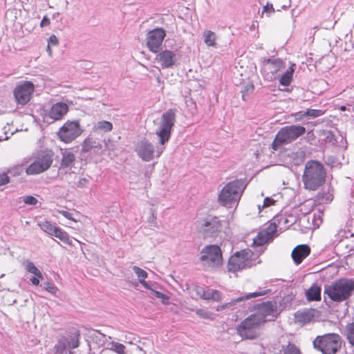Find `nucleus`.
<instances>
[{
    "label": "nucleus",
    "mask_w": 354,
    "mask_h": 354,
    "mask_svg": "<svg viewBox=\"0 0 354 354\" xmlns=\"http://www.w3.org/2000/svg\"><path fill=\"white\" fill-rule=\"evenodd\" d=\"M354 293V280L341 278L330 284L325 285L324 290V300L326 297L332 301L341 303L348 300Z\"/></svg>",
    "instance_id": "nucleus-1"
},
{
    "label": "nucleus",
    "mask_w": 354,
    "mask_h": 354,
    "mask_svg": "<svg viewBox=\"0 0 354 354\" xmlns=\"http://www.w3.org/2000/svg\"><path fill=\"white\" fill-rule=\"evenodd\" d=\"M326 171L324 165L317 160H309L305 165L302 176L304 187L310 191L317 190L326 182Z\"/></svg>",
    "instance_id": "nucleus-2"
},
{
    "label": "nucleus",
    "mask_w": 354,
    "mask_h": 354,
    "mask_svg": "<svg viewBox=\"0 0 354 354\" xmlns=\"http://www.w3.org/2000/svg\"><path fill=\"white\" fill-rule=\"evenodd\" d=\"M248 185L246 179H236L228 183L218 195L219 203L225 206L239 202L244 189Z\"/></svg>",
    "instance_id": "nucleus-3"
},
{
    "label": "nucleus",
    "mask_w": 354,
    "mask_h": 354,
    "mask_svg": "<svg viewBox=\"0 0 354 354\" xmlns=\"http://www.w3.org/2000/svg\"><path fill=\"white\" fill-rule=\"evenodd\" d=\"M306 131L304 127L289 125L282 127L276 134L272 147L277 150L281 146L288 145L303 136Z\"/></svg>",
    "instance_id": "nucleus-4"
},
{
    "label": "nucleus",
    "mask_w": 354,
    "mask_h": 354,
    "mask_svg": "<svg viewBox=\"0 0 354 354\" xmlns=\"http://www.w3.org/2000/svg\"><path fill=\"white\" fill-rule=\"evenodd\" d=\"M341 346V337L335 333L317 336L313 341L314 348L322 354H336Z\"/></svg>",
    "instance_id": "nucleus-5"
},
{
    "label": "nucleus",
    "mask_w": 354,
    "mask_h": 354,
    "mask_svg": "<svg viewBox=\"0 0 354 354\" xmlns=\"http://www.w3.org/2000/svg\"><path fill=\"white\" fill-rule=\"evenodd\" d=\"M176 120V110L174 109H169L161 115L160 124L156 132L161 145H164L170 139Z\"/></svg>",
    "instance_id": "nucleus-6"
},
{
    "label": "nucleus",
    "mask_w": 354,
    "mask_h": 354,
    "mask_svg": "<svg viewBox=\"0 0 354 354\" xmlns=\"http://www.w3.org/2000/svg\"><path fill=\"white\" fill-rule=\"evenodd\" d=\"M203 265L207 268H218L223 264L221 248L217 245L205 246L201 251L199 258Z\"/></svg>",
    "instance_id": "nucleus-7"
},
{
    "label": "nucleus",
    "mask_w": 354,
    "mask_h": 354,
    "mask_svg": "<svg viewBox=\"0 0 354 354\" xmlns=\"http://www.w3.org/2000/svg\"><path fill=\"white\" fill-rule=\"evenodd\" d=\"M261 320L253 314L250 315L238 325L237 333L244 339H256L259 336L258 330L263 325Z\"/></svg>",
    "instance_id": "nucleus-8"
},
{
    "label": "nucleus",
    "mask_w": 354,
    "mask_h": 354,
    "mask_svg": "<svg viewBox=\"0 0 354 354\" xmlns=\"http://www.w3.org/2000/svg\"><path fill=\"white\" fill-rule=\"evenodd\" d=\"M197 223L205 239L216 238L222 229L221 221L216 216H208Z\"/></svg>",
    "instance_id": "nucleus-9"
},
{
    "label": "nucleus",
    "mask_w": 354,
    "mask_h": 354,
    "mask_svg": "<svg viewBox=\"0 0 354 354\" xmlns=\"http://www.w3.org/2000/svg\"><path fill=\"white\" fill-rule=\"evenodd\" d=\"M53 160V154L51 152L43 151L39 154L37 160L26 169V172L28 175H35L42 173L50 167Z\"/></svg>",
    "instance_id": "nucleus-10"
},
{
    "label": "nucleus",
    "mask_w": 354,
    "mask_h": 354,
    "mask_svg": "<svg viewBox=\"0 0 354 354\" xmlns=\"http://www.w3.org/2000/svg\"><path fill=\"white\" fill-rule=\"evenodd\" d=\"M82 133L80 123L77 120L67 121L59 129L57 135L60 140L66 143H69L77 138Z\"/></svg>",
    "instance_id": "nucleus-11"
},
{
    "label": "nucleus",
    "mask_w": 354,
    "mask_h": 354,
    "mask_svg": "<svg viewBox=\"0 0 354 354\" xmlns=\"http://www.w3.org/2000/svg\"><path fill=\"white\" fill-rule=\"evenodd\" d=\"M258 310L253 315L262 319V324L274 321L278 316L277 306L275 301H266L257 304Z\"/></svg>",
    "instance_id": "nucleus-12"
},
{
    "label": "nucleus",
    "mask_w": 354,
    "mask_h": 354,
    "mask_svg": "<svg viewBox=\"0 0 354 354\" xmlns=\"http://www.w3.org/2000/svg\"><path fill=\"white\" fill-rule=\"evenodd\" d=\"M34 90L35 86L31 82H24L17 85L13 91L17 103L22 106L27 104L31 99Z\"/></svg>",
    "instance_id": "nucleus-13"
},
{
    "label": "nucleus",
    "mask_w": 354,
    "mask_h": 354,
    "mask_svg": "<svg viewBox=\"0 0 354 354\" xmlns=\"http://www.w3.org/2000/svg\"><path fill=\"white\" fill-rule=\"evenodd\" d=\"M165 35V30L162 28L150 30L147 37V46L149 50L155 53H158Z\"/></svg>",
    "instance_id": "nucleus-14"
},
{
    "label": "nucleus",
    "mask_w": 354,
    "mask_h": 354,
    "mask_svg": "<svg viewBox=\"0 0 354 354\" xmlns=\"http://www.w3.org/2000/svg\"><path fill=\"white\" fill-rule=\"evenodd\" d=\"M250 252L245 251L236 252L228 261L229 272H235L246 267V261L248 260Z\"/></svg>",
    "instance_id": "nucleus-15"
},
{
    "label": "nucleus",
    "mask_w": 354,
    "mask_h": 354,
    "mask_svg": "<svg viewBox=\"0 0 354 354\" xmlns=\"http://www.w3.org/2000/svg\"><path fill=\"white\" fill-rule=\"evenodd\" d=\"M156 60L162 68H171L176 66L178 57L175 52L165 49L157 54Z\"/></svg>",
    "instance_id": "nucleus-16"
},
{
    "label": "nucleus",
    "mask_w": 354,
    "mask_h": 354,
    "mask_svg": "<svg viewBox=\"0 0 354 354\" xmlns=\"http://www.w3.org/2000/svg\"><path fill=\"white\" fill-rule=\"evenodd\" d=\"M263 64L262 72L270 71V75L269 73L266 75V78L270 80L275 79L277 73L285 66L284 62L279 58L265 59L263 61Z\"/></svg>",
    "instance_id": "nucleus-17"
},
{
    "label": "nucleus",
    "mask_w": 354,
    "mask_h": 354,
    "mask_svg": "<svg viewBox=\"0 0 354 354\" xmlns=\"http://www.w3.org/2000/svg\"><path fill=\"white\" fill-rule=\"evenodd\" d=\"M138 156L145 161H150L154 157V146L147 139L140 140L136 146Z\"/></svg>",
    "instance_id": "nucleus-18"
},
{
    "label": "nucleus",
    "mask_w": 354,
    "mask_h": 354,
    "mask_svg": "<svg viewBox=\"0 0 354 354\" xmlns=\"http://www.w3.org/2000/svg\"><path fill=\"white\" fill-rule=\"evenodd\" d=\"M75 160V156L74 153L69 151H64L62 152V158L61 160L60 167L59 168L58 174L61 176L62 180L66 177V180H68L67 171L65 169L67 167H71ZM74 172H69L68 176L74 174Z\"/></svg>",
    "instance_id": "nucleus-19"
},
{
    "label": "nucleus",
    "mask_w": 354,
    "mask_h": 354,
    "mask_svg": "<svg viewBox=\"0 0 354 354\" xmlns=\"http://www.w3.org/2000/svg\"><path fill=\"white\" fill-rule=\"evenodd\" d=\"M310 253V248L306 244L296 246L292 251L291 256L295 264L299 265Z\"/></svg>",
    "instance_id": "nucleus-20"
},
{
    "label": "nucleus",
    "mask_w": 354,
    "mask_h": 354,
    "mask_svg": "<svg viewBox=\"0 0 354 354\" xmlns=\"http://www.w3.org/2000/svg\"><path fill=\"white\" fill-rule=\"evenodd\" d=\"M270 292V290H263V291H261V292H255L247 294L244 296H241V297H237L234 299H232L231 301L226 303L222 306H218L216 308V310L217 311L223 310L226 308H229L232 307V306L235 305L238 302L244 301L245 299H250L255 298L259 296L264 295Z\"/></svg>",
    "instance_id": "nucleus-21"
},
{
    "label": "nucleus",
    "mask_w": 354,
    "mask_h": 354,
    "mask_svg": "<svg viewBox=\"0 0 354 354\" xmlns=\"http://www.w3.org/2000/svg\"><path fill=\"white\" fill-rule=\"evenodd\" d=\"M68 111V106L64 102H57L53 104L49 111V118L54 120H59Z\"/></svg>",
    "instance_id": "nucleus-22"
},
{
    "label": "nucleus",
    "mask_w": 354,
    "mask_h": 354,
    "mask_svg": "<svg viewBox=\"0 0 354 354\" xmlns=\"http://www.w3.org/2000/svg\"><path fill=\"white\" fill-rule=\"evenodd\" d=\"M102 149V145L95 138L88 136L86 138L82 146V151L86 153L93 150L95 153H99Z\"/></svg>",
    "instance_id": "nucleus-23"
},
{
    "label": "nucleus",
    "mask_w": 354,
    "mask_h": 354,
    "mask_svg": "<svg viewBox=\"0 0 354 354\" xmlns=\"http://www.w3.org/2000/svg\"><path fill=\"white\" fill-rule=\"evenodd\" d=\"M322 288L317 283H313L308 290L305 295L308 301H319L322 299Z\"/></svg>",
    "instance_id": "nucleus-24"
},
{
    "label": "nucleus",
    "mask_w": 354,
    "mask_h": 354,
    "mask_svg": "<svg viewBox=\"0 0 354 354\" xmlns=\"http://www.w3.org/2000/svg\"><path fill=\"white\" fill-rule=\"evenodd\" d=\"M274 221H277L280 230L288 229L290 226L296 222V218L294 216L290 215L286 216L283 214L277 215L274 217Z\"/></svg>",
    "instance_id": "nucleus-25"
},
{
    "label": "nucleus",
    "mask_w": 354,
    "mask_h": 354,
    "mask_svg": "<svg viewBox=\"0 0 354 354\" xmlns=\"http://www.w3.org/2000/svg\"><path fill=\"white\" fill-rule=\"evenodd\" d=\"M295 317L298 322L303 324H308L314 318V310L306 309L303 311H297Z\"/></svg>",
    "instance_id": "nucleus-26"
},
{
    "label": "nucleus",
    "mask_w": 354,
    "mask_h": 354,
    "mask_svg": "<svg viewBox=\"0 0 354 354\" xmlns=\"http://www.w3.org/2000/svg\"><path fill=\"white\" fill-rule=\"evenodd\" d=\"M295 64H292L289 68L285 72L279 79V84L281 85L287 86H289L292 81L293 74L295 73Z\"/></svg>",
    "instance_id": "nucleus-27"
},
{
    "label": "nucleus",
    "mask_w": 354,
    "mask_h": 354,
    "mask_svg": "<svg viewBox=\"0 0 354 354\" xmlns=\"http://www.w3.org/2000/svg\"><path fill=\"white\" fill-rule=\"evenodd\" d=\"M80 336V332L78 330H74L73 333H71V335L69 337L66 338L65 340H64L68 346V348L74 349L79 346Z\"/></svg>",
    "instance_id": "nucleus-28"
},
{
    "label": "nucleus",
    "mask_w": 354,
    "mask_h": 354,
    "mask_svg": "<svg viewBox=\"0 0 354 354\" xmlns=\"http://www.w3.org/2000/svg\"><path fill=\"white\" fill-rule=\"evenodd\" d=\"M93 129L95 131H100L104 133L110 132L113 129V124L109 121L102 120L95 124Z\"/></svg>",
    "instance_id": "nucleus-29"
},
{
    "label": "nucleus",
    "mask_w": 354,
    "mask_h": 354,
    "mask_svg": "<svg viewBox=\"0 0 354 354\" xmlns=\"http://www.w3.org/2000/svg\"><path fill=\"white\" fill-rule=\"evenodd\" d=\"M203 38L204 42L207 46L216 47V39L217 37L215 32L212 30H205L203 32Z\"/></svg>",
    "instance_id": "nucleus-30"
},
{
    "label": "nucleus",
    "mask_w": 354,
    "mask_h": 354,
    "mask_svg": "<svg viewBox=\"0 0 354 354\" xmlns=\"http://www.w3.org/2000/svg\"><path fill=\"white\" fill-rule=\"evenodd\" d=\"M52 236L58 238L65 243H68L69 236L68 233L59 227L54 228Z\"/></svg>",
    "instance_id": "nucleus-31"
},
{
    "label": "nucleus",
    "mask_w": 354,
    "mask_h": 354,
    "mask_svg": "<svg viewBox=\"0 0 354 354\" xmlns=\"http://www.w3.org/2000/svg\"><path fill=\"white\" fill-rule=\"evenodd\" d=\"M203 299L219 301L221 299V294L218 290L208 289L206 290Z\"/></svg>",
    "instance_id": "nucleus-32"
},
{
    "label": "nucleus",
    "mask_w": 354,
    "mask_h": 354,
    "mask_svg": "<svg viewBox=\"0 0 354 354\" xmlns=\"http://www.w3.org/2000/svg\"><path fill=\"white\" fill-rule=\"evenodd\" d=\"M279 227L276 221H274V218L272 219V223H271L264 230H262L265 234H266V236L270 239H272L273 236H274L277 227Z\"/></svg>",
    "instance_id": "nucleus-33"
},
{
    "label": "nucleus",
    "mask_w": 354,
    "mask_h": 354,
    "mask_svg": "<svg viewBox=\"0 0 354 354\" xmlns=\"http://www.w3.org/2000/svg\"><path fill=\"white\" fill-rule=\"evenodd\" d=\"M270 239L266 236L263 231L258 233L256 238L253 240V245L256 246H261L268 242Z\"/></svg>",
    "instance_id": "nucleus-34"
},
{
    "label": "nucleus",
    "mask_w": 354,
    "mask_h": 354,
    "mask_svg": "<svg viewBox=\"0 0 354 354\" xmlns=\"http://www.w3.org/2000/svg\"><path fill=\"white\" fill-rule=\"evenodd\" d=\"M26 270L30 273L33 274L35 276L43 279V274L35 266L31 261H27L26 265Z\"/></svg>",
    "instance_id": "nucleus-35"
},
{
    "label": "nucleus",
    "mask_w": 354,
    "mask_h": 354,
    "mask_svg": "<svg viewBox=\"0 0 354 354\" xmlns=\"http://www.w3.org/2000/svg\"><path fill=\"white\" fill-rule=\"evenodd\" d=\"M38 225L44 232L51 236L53 233L54 228L56 227V226L53 225L48 221H41L38 223Z\"/></svg>",
    "instance_id": "nucleus-36"
},
{
    "label": "nucleus",
    "mask_w": 354,
    "mask_h": 354,
    "mask_svg": "<svg viewBox=\"0 0 354 354\" xmlns=\"http://www.w3.org/2000/svg\"><path fill=\"white\" fill-rule=\"evenodd\" d=\"M68 346L64 340H59L55 346V354H68Z\"/></svg>",
    "instance_id": "nucleus-37"
},
{
    "label": "nucleus",
    "mask_w": 354,
    "mask_h": 354,
    "mask_svg": "<svg viewBox=\"0 0 354 354\" xmlns=\"http://www.w3.org/2000/svg\"><path fill=\"white\" fill-rule=\"evenodd\" d=\"M254 90V86L253 84L248 83L247 84L243 89L241 91L242 93V98L244 101H247L250 98V95L253 93Z\"/></svg>",
    "instance_id": "nucleus-38"
},
{
    "label": "nucleus",
    "mask_w": 354,
    "mask_h": 354,
    "mask_svg": "<svg viewBox=\"0 0 354 354\" xmlns=\"http://www.w3.org/2000/svg\"><path fill=\"white\" fill-rule=\"evenodd\" d=\"M110 350L114 351L118 354H125V346L118 342H111L109 344Z\"/></svg>",
    "instance_id": "nucleus-39"
},
{
    "label": "nucleus",
    "mask_w": 354,
    "mask_h": 354,
    "mask_svg": "<svg viewBox=\"0 0 354 354\" xmlns=\"http://www.w3.org/2000/svg\"><path fill=\"white\" fill-rule=\"evenodd\" d=\"M325 111H322L321 109H308L306 111H305V115H306V118H316L318 117H320L324 114Z\"/></svg>",
    "instance_id": "nucleus-40"
},
{
    "label": "nucleus",
    "mask_w": 354,
    "mask_h": 354,
    "mask_svg": "<svg viewBox=\"0 0 354 354\" xmlns=\"http://www.w3.org/2000/svg\"><path fill=\"white\" fill-rule=\"evenodd\" d=\"M24 171V168L22 165H16L14 166L7 171V174H10L11 176H18L21 175Z\"/></svg>",
    "instance_id": "nucleus-41"
},
{
    "label": "nucleus",
    "mask_w": 354,
    "mask_h": 354,
    "mask_svg": "<svg viewBox=\"0 0 354 354\" xmlns=\"http://www.w3.org/2000/svg\"><path fill=\"white\" fill-rule=\"evenodd\" d=\"M346 338L349 344L354 346V322L347 326Z\"/></svg>",
    "instance_id": "nucleus-42"
},
{
    "label": "nucleus",
    "mask_w": 354,
    "mask_h": 354,
    "mask_svg": "<svg viewBox=\"0 0 354 354\" xmlns=\"http://www.w3.org/2000/svg\"><path fill=\"white\" fill-rule=\"evenodd\" d=\"M132 270L137 275L139 281H140V280L142 281V280L145 279L148 277L147 272L137 266H133L132 267Z\"/></svg>",
    "instance_id": "nucleus-43"
},
{
    "label": "nucleus",
    "mask_w": 354,
    "mask_h": 354,
    "mask_svg": "<svg viewBox=\"0 0 354 354\" xmlns=\"http://www.w3.org/2000/svg\"><path fill=\"white\" fill-rule=\"evenodd\" d=\"M284 354H301L300 350L293 344H288L283 349Z\"/></svg>",
    "instance_id": "nucleus-44"
},
{
    "label": "nucleus",
    "mask_w": 354,
    "mask_h": 354,
    "mask_svg": "<svg viewBox=\"0 0 354 354\" xmlns=\"http://www.w3.org/2000/svg\"><path fill=\"white\" fill-rule=\"evenodd\" d=\"M41 286L43 287L44 289H45L46 290H47L48 292L53 295H55L57 291L58 290L55 285L50 281L44 282Z\"/></svg>",
    "instance_id": "nucleus-45"
},
{
    "label": "nucleus",
    "mask_w": 354,
    "mask_h": 354,
    "mask_svg": "<svg viewBox=\"0 0 354 354\" xmlns=\"http://www.w3.org/2000/svg\"><path fill=\"white\" fill-rule=\"evenodd\" d=\"M23 201L26 204V205H35L38 201L37 199L32 196H24V199H23Z\"/></svg>",
    "instance_id": "nucleus-46"
},
{
    "label": "nucleus",
    "mask_w": 354,
    "mask_h": 354,
    "mask_svg": "<svg viewBox=\"0 0 354 354\" xmlns=\"http://www.w3.org/2000/svg\"><path fill=\"white\" fill-rule=\"evenodd\" d=\"M58 44L59 40L57 37L55 35H52L48 40V48H50V46H57Z\"/></svg>",
    "instance_id": "nucleus-47"
},
{
    "label": "nucleus",
    "mask_w": 354,
    "mask_h": 354,
    "mask_svg": "<svg viewBox=\"0 0 354 354\" xmlns=\"http://www.w3.org/2000/svg\"><path fill=\"white\" fill-rule=\"evenodd\" d=\"M194 291L196 292V295L199 296L203 299H204V297L205 295L206 290L205 289L199 286H196L194 287Z\"/></svg>",
    "instance_id": "nucleus-48"
},
{
    "label": "nucleus",
    "mask_w": 354,
    "mask_h": 354,
    "mask_svg": "<svg viewBox=\"0 0 354 354\" xmlns=\"http://www.w3.org/2000/svg\"><path fill=\"white\" fill-rule=\"evenodd\" d=\"M10 181L9 176L7 175L6 173H2L0 174V186L4 185L7 183H8Z\"/></svg>",
    "instance_id": "nucleus-49"
},
{
    "label": "nucleus",
    "mask_w": 354,
    "mask_h": 354,
    "mask_svg": "<svg viewBox=\"0 0 354 354\" xmlns=\"http://www.w3.org/2000/svg\"><path fill=\"white\" fill-rule=\"evenodd\" d=\"M89 179L86 178H81L77 183V186L80 188H84L87 186Z\"/></svg>",
    "instance_id": "nucleus-50"
},
{
    "label": "nucleus",
    "mask_w": 354,
    "mask_h": 354,
    "mask_svg": "<svg viewBox=\"0 0 354 354\" xmlns=\"http://www.w3.org/2000/svg\"><path fill=\"white\" fill-rule=\"evenodd\" d=\"M275 203V201L270 197H266L263 200V207H268L272 205H274Z\"/></svg>",
    "instance_id": "nucleus-51"
},
{
    "label": "nucleus",
    "mask_w": 354,
    "mask_h": 354,
    "mask_svg": "<svg viewBox=\"0 0 354 354\" xmlns=\"http://www.w3.org/2000/svg\"><path fill=\"white\" fill-rule=\"evenodd\" d=\"M267 12V13H272L274 12V9L273 8L272 4L267 3L265 6L263 8V13Z\"/></svg>",
    "instance_id": "nucleus-52"
},
{
    "label": "nucleus",
    "mask_w": 354,
    "mask_h": 354,
    "mask_svg": "<svg viewBox=\"0 0 354 354\" xmlns=\"http://www.w3.org/2000/svg\"><path fill=\"white\" fill-rule=\"evenodd\" d=\"M50 24V20L47 16H44L40 22V26L41 28L46 27Z\"/></svg>",
    "instance_id": "nucleus-53"
},
{
    "label": "nucleus",
    "mask_w": 354,
    "mask_h": 354,
    "mask_svg": "<svg viewBox=\"0 0 354 354\" xmlns=\"http://www.w3.org/2000/svg\"><path fill=\"white\" fill-rule=\"evenodd\" d=\"M304 113H305V111H299V112L295 113L294 115L295 118V120L296 121L301 120L304 118H306V115Z\"/></svg>",
    "instance_id": "nucleus-54"
},
{
    "label": "nucleus",
    "mask_w": 354,
    "mask_h": 354,
    "mask_svg": "<svg viewBox=\"0 0 354 354\" xmlns=\"http://www.w3.org/2000/svg\"><path fill=\"white\" fill-rule=\"evenodd\" d=\"M59 213L62 216H64L65 218H66L69 220L74 221V218H73L72 214L71 212L66 211V210H62V211H59Z\"/></svg>",
    "instance_id": "nucleus-55"
},
{
    "label": "nucleus",
    "mask_w": 354,
    "mask_h": 354,
    "mask_svg": "<svg viewBox=\"0 0 354 354\" xmlns=\"http://www.w3.org/2000/svg\"><path fill=\"white\" fill-rule=\"evenodd\" d=\"M140 283L147 289L151 290L153 289L152 286L147 281H145V279L141 281L140 280Z\"/></svg>",
    "instance_id": "nucleus-56"
},
{
    "label": "nucleus",
    "mask_w": 354,
    "mask_h": 354,
    "mask_svg": "<svg viewBox=\"0 0 354 354\" xmlns=\"http://www.w3.org/2000/svg\"><path fill=\"white\" fill-rule=\"evenodd\" d=\"M39 277L35 276L30 278V280L33 285L38 286L39 284Z\"/></svg>",
    "instance_id": "nucleus-57"
},
{
    "label": "nucleus",
    "mask_w": 354,
    "mask_h": 354,
    "mask_svg": "<svg viewBox=\"0 0 354 354\" xmlns=\"http://www.w3.org/2000/svg\"><path fill=\"white\" fill-rule=\"evenodd\" d=\"M151 295L153 297L159 298V297L162 296V293L158 291L155 290L153 288L151 290Z\"/></svg>",
    "instance_id": "nucleus-58"
},
{
    "label": "nucleus",
    "mask_w": 354,
    "mask_h": 354,
    "mask_svg": "<svg viewBox=\"0 0 354 354\" xmlns=\"http://www.w3.org/2000/svg\"><path fill=\"white\" fill-rule=\"evenodd\" d=\"M159 299H161L162 300V303L167 304L169 297L167 295L162 293V296L159 297Z\"/></svg>",
    "instance_id": "nucleus-59"
},
{
    "label": "nucleus",
    "mask_w": 354,
    "mask_h": 354,
    "mask_svg": "<svg viewBox=\"0 0 354 354\" xmlns=\"http://www.w3.org/2000/svg\"><path fill=\"white\" fill-rule=\"evenodd\" d=\"M333 200V195L330 194H326V198L324 199L325 202H330Z\"/></svg>",
    "instance_id": "nucleus-60"
},
{
    "label": "nucleus",
    "mask_w": 354,
    "mask_h": 354,
    "mask_svg": "<svg viewBox=\"0 0 354 354\" xmlns=\"http://www.w3.org/2000/svg\"><path fill=\"white\" fill-rule=\"evenodd\" d=\"M60 15L59 12H55L53 15V19H57Z\"/></svg>",
    "instance_id": "nucleus-61"
},
{
    "label": "nucleus",
    "mask_w": 354,
    "mask_h": 354,
    "mask_svg": "<svg viewBox=\"0 0 354 354\" xmlns=\"http://www.w3.org/2000/svg\"><path fill=\"white\" fill-rule=\"evenodd\" d=\"M163 149H164V148H162L160 151H158V155H157V156H158H158H160V154L162 153V151H163Z\"/></svg>",
    "instance_id": "nucleus-62"
},
{
    "label": "nucleus",
    "mask_w": 354,
    "mask_h": 354,
    "mask_svg": "<svg viewBox=\"0 0 354 354\" xmlns=\"http://www.w3.org/2000/svg\"><path fill=\"white\" fill-rule=\"evenodd\" d=\"M340 109H341L342 111H345V110H346V106H341Z\"/></svg>",
    "instance_id": "nucleus-63"
},
{
    "label": "nucleus",
    "mask_w": 354,
    "mask_h": 354,
    "mask_svg": "<svg viewBox=\"0 0 354 354\" xmlns=\"http://www.w3.org/2000/svg\"><path fill=\"white\" fill-rule=\"evenodd\" d=\"M8 137H7V136H6V138H3L2 137H0V140H1H1H6V139H8Z\"/></svg>",
    "instance_id": "nucleus-64"
}]
</instances>
